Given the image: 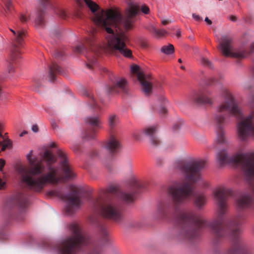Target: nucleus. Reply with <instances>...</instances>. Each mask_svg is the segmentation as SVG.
<instances>
[{
    "mask_svg": "<svg viewBox=\"0 0 254 254\" xmlns=\"http://www.w3.org/2000/svg\"><path fill=\"white\" fill-rule=\"evenodd\" d=\"M231 195L232 191L226 187H220L215 190L214 196L217 205V215L210 222L192 211L181 212L177 218L176 237L181 240L191 241L199 236L200 230L208 228L217 239L229 234L232 244L223 254H252L240 236L241 230L238 226L243 223V216L238 215L230 221L226 219L227 200Z\"/></svg>",
    "mask_w": 254,
    "mask_h": 254,
    "instance_id": "f257e3e1",
    "label": "nucleus"
},
{
    "mask_svg": "<svg viewBox=\"0 0 254 254\" xmlns=\"http://www.w3.org/2000/svg\"><path fill=\"white\" fill-rule=\"evenodd\" d=\"M206 164L205 160L194 158L179 160L174 163V168L184 176L185 180L176 182L168 188V193L170 199L162 201L158 205L157 212L160 216L170 217L182 204L192 197L199 209L205 205L206 196L203 193L196 191L195 184L201 181L204 187L208 186L207 183L201 180V171Z\"/></svg>",
    "mask_w": 254,
    "mask_h": 254,
    "instance_id": "f03ea898",
    "label": "nucleus"
},
{
    "mask_svg": "<svg viewBox=\"0 0 254 254\" xmlns=\"http://www.w3.org/2000/svg\"><path fill=\"white\" fill-rule=\"evenodd\" d=\"M57 154L60 159V165L63 174V177L58 175V168L54 166L57 162L55 155L51 152L46 150L44 152L43 158L46 163L47 172L42 174L45 167L41 161L32 158V151L26 155L29 167H20L18 173L21 182L27 188L37 192L43 190L48 184H58L64 180H70L75 176L69 166L66 154L62 150L58 149Z\"/></svg>",
    "mask_w": 254,
    "mask_h": 254,
    "instance_id": "7ed1b4c3",
    "label": "nucleus"
},
{
    "mask_svg": "<svg viewBox=\"0 0 254 254\" xmlns=\"http://www.w3.org/2000/svg\"><path fill=\"white\" fill-rule=\"evenodd\" d=\"M139 11V6L130 4L125 18H123L119 12L112 9L107 11L101 10L93 15L94 23L106 32L105 50L107 53L115 55L121 54L127 58L132 57L131 51L126 45L128 41L127 36L123 32H117V30L115 32L113 27L116 28L121 25L126 30L131 29L134 22L133 18L137 15Z\"/></svg>",
    "mask_w": 254,
    "mask_h": 254,
    "instance_id": "20e7f679",
    "label": "nucleus"
},
{
    "mask_svg": "<svg viewBox=\"0 0 254 254\" xmlns=\"http://www.w3.org/2000/svg\"><path fill=\"white\" fill-rule=\"evenodd\" d=\"M220 94L224 100L217 107L214 116V122L216 126V138L213 146L219 148V145H226L228 141L226 137L224 127L230 123L231 117L242 120L237 125L238 135L239 139L245 141L249 138L254 139V112L243 119L242 111L232 93L226 87L220 89Z\"/></svg>",
    "mask_w": 254,
    "mask_h": 254,
    "instance_id": "39448f33",
    "label": "nucleus"
},
{
    "mask_svg": "<svg viewBox=\"0 0 254 254\" xmlns=\"http://www.w3.org/2000/svg\"><path fill=\"white\" fill-rule=\"evenodd\" d=\"M216 161L220 166L230 164L239 168L250 185V190L237 197V209L244 211L254 207V152L238 153L229 157L226 150L223 149L217 153Z\"/></svg>",
    "mask_w": 254,
    "mask_h": 254,
    "instance_id": "423d86ee",
    "label": "nucleus"
},
{
    "mask_svg": "<svg viewBox=\"0 0 254 254\" xmlns=\"http://www.w3.org/2000/svg\"><path fill=\"white\" fill-rule=\"evenodd\" d=\"M68 229L71 235L63 240L56 246L58 254H75L81 251H88L89 254H101V248L93 242L78 224H70Z\"/></svg>",
    "mask_w": 254,
    "mask_h": 254,
    "instance_id": "0eeeda50",
    "label": "nucleus"
},
{
    "mask_svg": "<svg viewBox=\"0 0 254 254\" xmlns=\"http://www.w3.org/2000/svg\"><path fill=\"white\" fill-rule=\"evenodd\" d=\"M92 208L103 217L119 223L123 219V211L119 203L114 201H106L102 197L90 198Z\"/></svg>",
    "mask_w": 254,
    "mask_h": 254,
    "instance_id": "6e6552de",
    "label": "nucleus"
},
{
    "mask_svg": "<svg viewBox=\"0 0 254 254\" xmlns=\"http://www.w3.org/2000/svg\"><path fill=\"white\" fill-rule=\"evenodd\" d=\"M28 204V198L25 194L18 193L12 196L4 208V225L9 224L14 220L19 222L23 220V210Z\"/></svg>",
    "mask_w": 254,
    "mask_h": 254,
    "instance_id": "1a4fd4ad",
    "label": "nucleus"
},
{
    "mask_svg": "<svg viewBox=\"0 0 254 254\" xmlns=\"http://www.w3.org/2000/svg\"><path fill=\"white\" fill-rule=\"evenodd\" d=\"M69 189L71 192L68 194L63 193L62 190L59 189L52 190L49 192L50 195L57 196L66 202L64 212L67 215L74 214L82 204V201L79 196L80 188L70 185Z\"/></svg>",
    "mask_w": 254,
    "mask_h": 254,
    "instance_id": "9d476101",
    "label": "nucleus"
},
{
    "mask_svg": "<svg viewBox=\"0 0 254 254\" xmlns=\"http://www.w3.org/2000/svg\"><path fill=\"white\" fill-rule=\"evenodd\" d=\"M232 42V38L228 35H223L221 38V41L218 48L222 54L226 57L242 59L245 58L248 55L254 52V43L251 44L250 51L248 52L244 48L233 50Z\"/></svg>",
    "mask_w": 254,
    "mask_h": 254,
    "instance_id": "9b49d317",
    "label": "nucleus"
},
{
    "mask_svg": "<svg viewBox=\"0 0 254 254\" xmlns=\"http://www.w3.org/2000/svg\"><path fill=\"white\" fill-rule=\"evenodd\" d=\"M94 34L90 36V37L86 41L85 45H77L74 49V52L77 54H81L86 51L89 53L86 55L88 60L87 66L89 68H91L97 63V58L95 57L100 55V51L101 48L95 42Z\"/></svg>",
    "mask_w": 254,
    "mask_h": 254,
    "instance_id": "f8f14e48",
    "label": "nucleus"
},
{
    "mask_svg": "<svg viewBox=\"0 0 254 254\" xmlns=\"http://www.w3.org/2000/svg\"><path fill=\"white\" fill-rule=\"evenodd\" d=\"M144 187V184L135 178L130 180V192H126L120 191L115 187L110 189V191L113 193H117L121 199L127 202H131L133 200V195L138 192V191Z\"/></svg>",
    "mask_w": 254,
    "mask_h": 254,
    "instance_id": "ddd939ff",
    "label": "nucleus"
},
{
    "mask_svg": "<svg viewBox=\"0 0 254 254\" xmlns=\"http://www.w3.org/2000/svg\"><path fill=\"white\" fill-rule=\"evenodd\" d=\"M10 30L14 36L12 40V47L10 50V58L12 60H14L19 56V50H21L23 46L25 31L18 26L16 31L12 29H10Z\"/></svg>",
    "mask_w": 254,
    "mask_h": 254,
    "instance_id": "4468645a",
    "label": "nucleus"
},
{
    "mask_svg": "<svg viewBox=\"0 0 254 254\" xmlns=\"http://www.w3.org/2000/svg\"><path fill=\"white\" fill-rule=\"evenodd\" d=\"M132 72L137 74L143 92L146 95L150 94L152 92V85L150 77L145 76L139 71V67L137 65H133L131 67Z\"/></svg>",
    "mask_w": 254,
    "mask_h": 254,
    "instance_id": "2eb2a0df",
    "label": "nucleus"
},
{
    "mask_svg": "<svg viewBox=\"0 0 254 254\" xmlns=\"http://www.w3.org/2000/svg\"><path fill=\"white\" fill-rule=\"evenodd\" d=\"M85 123L91 127V130L85 131L83 137L87 140L93 139L95 137V130L101 127L102 122L99 116L88 117L85 119Z\"/></svg>",
    "mask_w": 254,
    "mask_h": 254,
    "instance_id": "dca6fc26",
    "label": "nucleus"
},
{
    "mask_svg": "<svg viewBox=\"0 0 254 254\" xmlns=\"http://www.w3.org/2000/svg\"><path fill=\"white\" fill-rule=\"evenodd\" d=\"M109 94H115L120 92L127 93V81L124 78H117L112 82V84L108 87Z\"/></svg>",
    "mask_w": 254,
    "mask_h": 254,
    "instance_id": "f3484780",
    "label": "nucleus"
},
{
    "mask_svg": "<svg viewBox=\"0 0 254 254\" xmlns=\"http://www.w3.org/2000/svg\"><path fill=\"white\" fill-rule=\"evenodd\" d=\"M210 92L208 90L195 92L192 95L191 100L192 102L197 105L212 104L211 98L209 96Z\"/></svg>",
    "mask_w": 254,
    "mask_h": 254,
    "instance_id": "a211bd4d",
    "label": "nucleus"
},
{
    "mask_svg": "<svg viewBox=\"0 0 254 254\" xmlns=\"http://www.w3.org/2000/svg\"><path fill=\"white\" fill-rule=\"evenodd\" d=\"M156 127H149L144 128L142 132L149 139V142L153 147H157L160 145L161 141L156 135Z\"/></svg>",
    "mask_w": 254,
    "mask_h": 254,
    "instance_id": "6ab92c4d",
    "label": "nucleus"
},
{
    "mask_svg": "<svg viewBox=\"0 0 254 254\" xmlns=\"http://www.w3.org/2000/svg\"><path fill=\"white\" fill-rule=\"evenodd\" d=\"M121 146L120 141L114 136H111L105 145L106 150L112 155L117 153L121 148Z\"/></svg>",
    "mask_w": 254,
    "mask_h": 254,
    "instance_id": "aec40b11",
    "label": "nucleus"
},
{
    "mask_svg": "<svg viewBox=\"0 0 254 254\" xmlns=\"http://www.w3.org/2000/svg\"><path fill=\"white\" fill-rule=\"evenodd\" d=\"M49 3V0H40V6L37 9V16L35 20V24L37 26L42 27L44 25V15L46 7Z\"/></svg>",
    "mask_w": 254,
    "mask_h": 254,
    "instance_id": "412c9836",
    "label": "nucleus"
},
{
    "mask_svg": "<svg viewBox=\"0 0 254 254\" xmlns=\"http://www.w3.org/2000/svg\"><path fill=\"white\" fill-rule=\"evenodd\" d=\"M89 8L91 12L94 14H96L97 12V10L99 9V7L98 4H97L94 1L91 0H83ZM76 4L79 6L81 7L83 5L82 0H74Z\"/></svg>",
    "mask_w": 254,
    "mask_h": 254,
    "instance_id": "4be33fe9",
    "label": "nucleus"
},
{
    "mask_svg": "<svg viewBox=\"0 0 254 254\" xmlns=\"http://www.w3.org/2000/svg\"><path fill=\"white\" fill-rule=\"evenodd\" d=\"M62 71L61 67L56 63H53L49 66V78L51 81H54L56 79L57 74H61Z\"/></svg>",
    "mask_w": 254,
    "mask_h": 254,
    "instance_id": "5701e85b",
    "label": "nucleus"
},
{
    "mask_svg": "<svg viewBox=\"0 0 254 254\" xmlns=\"http://www.w3.org/2000/svg\"><path fill=\"white\" fill-rule=\"evenodd\" d=\"M86 95L89 98V100L88 102L90 106L95 109L100 110V107L97 104L96 100H95L93 97V94L90 92H86Z\"/></svg>",
    "mask_w": 254,
    "mask_h": 254,
    "instance_id": "b1692460",
    "label": "nucleus"
},
{
    "mask_svg": "<svg viewBox=\"0 0 254 254\" xmlns=\"http://www.w3.org/2000/svg\"><path fill=\"white\" fill-rule=\"evenodd\" d=\"M99 229L102 241L105 243L109 242L110 239L106 227L101 225L100 226Z\"/></svg>",
    "mask_w": 254,
    "mask_h": 254,
    "instance_id": "393cba45",
    "label": "nucleus"
},
{
    "mask_svg": "<svg viewBox=\"0 0 254 254\" xmlns=\"http://www.w3.org/2000/svg\"><path fill=\"white\" fill-rule=\"evenodd\" d=\"M5 5V15L7 16L13 10V5L11 0H3Z\"/></svg>",
    "mask_w": 254,
    "mask_h": 254,
    "instance_id": "a878e982",
    "label": "nucleus"
},
{
    "mask_svg": "<svg viewBox=\"0 0 254 254\" xmlns=\"http://www.w3.org/2000/svg\"><path fill=\"white\" fill-rule=\"evenodd\" d=\"M161 51L166 55H171L174 52V47L172 44H169L167 46H164L162 47Z\"/></svg>",
    "mask_w": 254,
    "mask_h": 254,
    "instance_id": "bb28decb",
    "label": "nucleus"
},
{
    "mask_svg": "<svg viewBox=\"0 0 254 254\" xmlns=\"http://www.w3.org/2000/svg\"><path fill=\"white\" fill-rule=\"evenodd\" d=\"M0 146H1V151H4L6 148L11 147L12 142L8 139H3L2 141H0Z\"/></svg>",
    "mask_w": 254,
    "mask_h": 254,
    "instance_id": "cd10ccee",
    "label": "nucleus"
},
{
    "mask_svg": "<svg viewBox=\"0 0 254 254\" xmlns=\"http://www.w3.org/2000/svg\"><path fill=\"white\" fill-rule=\"evenodd\" d=\"M21 50H19V56L17 57L16 59H15L14 60H12L10 58V54L9 55L8 62H9V65L8 66V70L9 73L13 72L14 71V67L12 65L13 63H16L17 61L21 58Z\"/></svg>",
    "mask_w": 254,
    "mask_h": 254,
    "instance_id": "c85d7f7f",
    "label": "nucleus"
},
{
    "mask_svg": "<svg viewBox=\"0 0 254 254\" xmlns=\"http://www.w3.org/2000/svg\"><path fill=\"white\" fill-rule=\"evenodd\" d=\"M117 122L118 119L116 116L112 115L109 116L108 119V124L111 128H112L116 126Z\"/></svg>",
    "mask_w": 254,
    "mask_h": 254,
    "instance_id": "c756f323",
    "label": "nucleus"
},
{
    "mask_svg": "<svg viewBox=\"0 0 254 254\" xmlns=\"http://www.w3.org/2000/svg\"><path fill=\"white\" fill-rule=\"evenodd\" d=\"M150 32L158 36H164L167 33V32L164 29L158 30L153 26L151 27Z\"/></svg>",
    "mask_w": 254,
    "mask_h": 254,
    "instance_id": "7c9ffc66",
    "label": "nucleus"
},
{
    "mask_svg": "<svg viewBox=\"0 0 254 254\" xmlns=\"http://www.w3.org/2000/svg\"><path fill=\"white\" fill-rule=\"evenodd\" d=\"M200 63L203 66L208 68H212L213 67L212 63L208 59L205 57L201 58Z\"/></svg>",
    "mask_w": 254,
    "mask_h": 254,
    "instance_id": "2f4dec72",
    "label": "nucleus"
},
{
    "mask_svg": "<svg viewBox=\"0 0 254 254\" xmlns=\"http://www.w3.org/2000/svg\"><path fill=\"white\" fill-rule=\"evenodd\" d=\"M61 35V31L59 29H52L50 32V35L53 38H59Z\"/></svg>",
    "mask_w": 254,
    "mask_h": 254,
    "instance_id": "473e14b6",
    "label": "nucleus"
},
{
    "mask_svg": "<svg viewBox=\"0 0 254 254\" xmlns=\"http://www.w3.org/2000/svg\"><path fill=\"white\" fill-rule=\"evenodd\" d=\"M140 10L145 14H148L150 12L149 7L146 4H143L140 7Z\"/></svg>",
    "mask_w": 254,
    "mask_h": 254,
    "instance_id": "72a5a7b5",
    "label": "nucleus"
},
{
    "mask_svg": "<svg viewBox=\"0 0 254 254\" xmlns=\"http://www.w3.org/2000/svg\"><path fill=\"white\" fill-rule=\"evenodd\" d=\"M249 102L250 104L254 105V92H252L249 96Z\"/></svg>",
    "mask_w": 254,
    "mask_h": 254,
    "instance_id": "f704fd0d",
    "label": "nucleus"
},
{
    "mask_svg": "<svg viewBox=\"0 0 254 254\" xmlns=\"http://www.w3.org/2000/svg\"><path fill=\"white\" fill-rule=\"evenodd\" d=\"M132 136L135 140H139L140 139V134L138 132H134L132 133Z\"/></svg>",
    "mask_w": 254,
    "mask_h": 254,
    "instance_id": "c9c22d12",
    "label": "nucleus"
},
{
    "mask_svg": "<svg viewBox=\"0 0 254 254\" xmlns=\"http://www.w3.org/2000/svg\"><path fill=\"white\" fill-rule=\"evenodd\" d=\"M19 19H20L21 22L23 23L26 22L28 19V18L27 17H26V16L23 14H22L20 15Z\"/></svg>",
    "mask_w": 254,
    "mask_h": 254,
    "instance_id": "e433bc0d",
    "label": "nucleus"
},
{
    "mask_svg": "<svg viewBox=\"0 0 254 254\" xmlns=\"http://www.w3.org/2000/svg\"><path fill=\"white\" fill-rule=\"evenodd\" d=\"M5 161L3 159H0V171H1L5 165Z\"/></svg>",
    "mask_w": 254,
    "mask_h": 254,
    "instance_id": "4c0bfd02",
    "label": "nucleus"
},
{
    "mask_svg": "<svg viewBox=\"0 0 254 254\" xmlns=\"http://www.w3.org/2000/svg\"><path fill=\"white\" fill-rule=\"evenodd\" d=\"M192 17L196 21H201L202 20V17L194 13L192 14Z\"/></svg>",
    "mask_w": 254,
    "mask_h": 254,
    "instance_id": "58836bf2",
    "label": "nucleus"
},
{
    "mask_svg": "<svg viewBox=\"0 0 254 254\" xmlns=\"http://www.w3.org/2000/svg\"><path fill=\"white\" fill-rule=\"evenodd\" d=\"M32 130L34 132H37L39 131V127L37 125H33L32 127Z\"/></svg>",
    "mask_w": 254,
    "mask_h": 254,
    "instance_id": "ea45409f",
    "label": "nucleus"
},
{
    "mask_svg": "<svg viewBox=\"0 0 254 254\" xmlns=\"http://www.w3.org/2000/svg\"><path fill=\"white\" fill-rule=\"evenodd\" d=\"M7 238V235L2 232V233H0V240H4V239H6Z\"/></svg>",
    "mask_w": 254,
    "mask_h": 254,
    "instance_id": "a19ab883",
    "label": "nucleus"
},
{
    "mask_svg": "<svg viewBox=\"0 0 254 254\" xmlns=\"http://www.w3.org/2000/svg\"><path fill=\"white\" fill-rule=\"evenodd\" d=\"M159 112L162 114H165L167 112L166 109L164 107H161L159 109Z\"/></svg>",
    "mask_w": 254,
    "mask_h": 254,
    "instance_id": "79ce46f5",
    "label": "nucleus"
},
{
    "mask_svg": "<svg viewBox=\"0 0 254 254\" xmlns=\"http://www.w3.org/2000/svg\"><path fill=\"white\" fill-rule=\"evenodd\" d=\"M59 15L63 18H64L66 17V14L65 12L62 10L60 11Z\"/></svg>",
    "mask_w": 254,
    "mask_h": 254,
    "instance_id": "37998d69",
    "label": "nucleus"
},
{
    "mask_svg": "<svg viewBox=\"0 0 254 254\" xmlns=\"http://www.w3.org/2000/svg\"><path fill=\"white\" fill-rule=\"evenodd\" d=\"M170 23H171V21H170L169 20H163L162 21V24H163L164 25H167Z\"/></svg>",
    "mask_w": 254,
    "mask_h": 254,
    "instance_id": "c03bdc74",
    "label": "nucleus"
},
{
    "mask_svg": "<svg viewBox=\"0 0 254 254\" xmlns=\"http://www.w3.org/2000/svg\"><path fill=\"white\" fill-rule=\"evenodd\" d=\"M90 155L92 157H94L98 155V153L96 151H93Z\"/></svg>",
    "mask_w": 254,
    "mask_h": 254,
    "instance_id": "a18cd8bd",
    "label": "nucleus"
},
{
    "mask_svg": "<svg viewBox=\"0 0 254 254\" xmlns=\"http://www.w3.org/2000/svg\"><path fill=\"white\" fill-rule=\"evenodd\" d=\"M204 20L208 25L212 24V21L207 17L205 18Z\"/></svg>",
    "mask_w": 254,
    "mask_h": 254,
    "instance_id": "49530a36",
    "label": "nucleus"
},
{
    "mask_svg": "<svg viewBox=\"0 0 254 254\" xmlns=\"http://www.w3.org/2000/svg\"><path fill=\"white\" fill-rule=\"evenodd\" d=\"M34 86L36 88H38L40 87V84L39 83V81L37 80L34 81Z\"/></svg>",
    "mask_w": 254,
    "mask_h": 254,
    "instance_id": "de8ad7c7",
    "label": "nucleus"
},
{
    "mask_svg": "<svg viewBox=\"0 0 254 254\" xmlns=\"http://www.w3.org/2000/svg\"><path fill=\"white\" fill-rule=\"evenodd\" d=\"M210 83L216 82H217V81L215 77H212L210 79Z\"/></svg>",
    "mask_w": 254,
    "mask_h": 254,
    "instance_id": "09e8293b",
    "label": "nucleus"
},
{
    "mask_svg": "<svg viewBox=\"0 0 254 254\" xmlns=\"http://www.w3.org/2000/svg\"><path fill=\"white\" fill-rule=\"evenodd\" d=\"M4 182H3L1 179H0V189H2V188L4 186Z\"/></svg>",
    "mask_w": 254,
    "mask_h": 254,
    "instance_id": "8fccbe9b",
    "label": "nucleus"
},
{
    "mask_svg": "<svg viewBox=\"0 0 254 254\" xmlns=\"http://www.w3.org/2000/svg\"><path fill=\"white\" fill-rule=\"evenodd\" d=\"M230 20L232 21H235L237 20L236 16L232 15L230 16Z\"/></svg>",
    "mask_w": 254,
    "mask_h": 254,
    "instance_id": "3c124183",
    "label": "nucleus"
},
{
    "mask_svg": "<svg viewBox=\"0 0 254 254\" xmlns=\"http://www.w3.org/2000/svg\"><path fill=\"white\" fill-rule=\"evenodd\" d=\"M181 35V31L180 30L177 31V33H176V36L178 38H179V37H180Z\"/></svg>",
    "mask_w": 254,
    "mask_h": 254,
    "instance_id": "603ef678",
    "label": "nucleus"
},
{
    "mask_svg": "<svg viewBox=\"0 0 254 254\" xmlns=\"http://www.w3.org/2000/svg\"><path fill=\"white\" fill-rule=\"evenodd\" d=\"M27 132L26 131H22V132L19 134V135H20V137H22V136H23L24 135H25V134H27Z\"/></svg>",
    "mask_w": 254,
    "mask_h": 254,
    "instance_id": "864d4df0",
    "label": "nucleus"
},
{
    "mask_svg": "<svg viewBox=\"0 0 254 254\" xmlns=\"http://www.w3.org/2000/svg\"><path fill=\"white\" fill-rule=\"evenodd\" d=\"M78 150H79V148H78V147H77V146L75 147V148L74 149H73L74 151H75L76 153H77L78 152Z\"/></svg>",
    "mask_w": 254,
    "mask_h": 254,
    "instance_id": "5fc2aeb1",
    "label": "nucleus"
},
{
    "mask_svg": "<svg viewBox=\"0 0 254 254\" xmlns=\"http://www.w3.org/2000/svg\"><path fill=\"white\" fill-rule=\"evenodd\" d=\"M102 70H103V72H108V69H107V68H104H104H103Z\"/></svg>",
    "mask_w": 254,
    "mask_h": 254,
    "instance_id": "6e6d98bb",
    "label": "nucleus"
},
{
    "mask_svg": "<svg viewBox=\"0 0 254 254\" xmlns=\"http://www.w3.org/2000/svg\"><path fill=\"white\" fill-rule=\"evenodd\" d=\"M51 147H56V144L55 143H52V144L51 145Z\"/></svg>",
    "mask_w": 254,
    "mask_h": 254,
    "instance_id": "4d7b16f0",
    "label": "nucleus"
},
{
    "mask_svg": "<svg viewBox=\"0 0 254 254\" xmlns=\"http://www.w3.org/2000/svg\"><path fill=\"white\" fill-rule=\"evenodd\" d=\"M174 128H175V129H177L178 128H179V125H175L174 127Z\"/></svg>",
    "mask_w": 254,
    "mask_h": 254,
    "instance_id": "13d9d810",
    "label": "nucleus"
},
{
    "mask_svg": "<svg viewBox=\"0 0 254 254\" xmlns=\"http://www.w3.org/2000/svg\"><path fill=\"white\" fill-rule=\"evenodd\" d=\"M0 138H2L3 140L4 138V137L2 135V134H1V133L0 132Z\"/></svg>",
    "mask_w": 254,
    "mask_h": 254,
    "instance_id": "bf43d9fd",
    "label": "nucleus"
},
{
    "mask_svg": "<svg viewBox=\"0 0 254 254\" xmlns=\"http://www.w3.org/2000/svg\"><path fill=\"white\" fill-rule=\"evenodd\" d=\"M178 62L181 63H182V60L181 59H179L178 60Z\"/></svg>",
    "mask_w": 254,
    "mask_h": 254,
    "instance_id": "052dcab7",
    "label": "nucleus"
},
{
    "mask_svg": "<svg viewBox=\"0 0 254 254\" xmlns=\"http://www.w3.org/2000/svg\"><path fill=\"white\" fill-rule=\"evenodd\" d=\"M181 68L182 69H185V67H184V66H181Z\"/></svg>",
    "mask_w": 254,
    "mask_h": 254,
    "instance_id": "680f3d73",
    "label": "nucleus"
}]
</instances>
